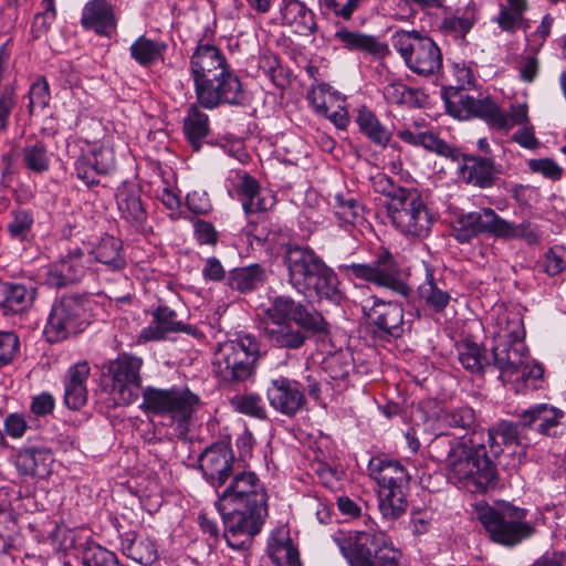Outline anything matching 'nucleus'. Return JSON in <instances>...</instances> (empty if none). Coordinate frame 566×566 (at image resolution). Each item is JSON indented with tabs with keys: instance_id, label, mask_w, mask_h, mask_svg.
I'll return each mask as SVG.
<instances>
[{
	"instance_id": "603ef678",
	"label": "nucleus",
	"mask_w": 566,
	"mask_h": 566,
	"mask_svg": "<svg viewBox=\"0 0 566 566\" xmlns=\"http://www.w3.org/2000/svg\"><path fill=\"white\" fill-rule=\"evenodd\" d=\"M268 552L279 566H301L298 552L290 537L284 539L273 537L269 543Z\"/></svg>"
},
{
	"instance_id": "6e6d98bb",
	"label": "nucleus",
	"mask_w": 566,
	"mask_h": 566,
	"mask_svg": "<svg viewBox=\"0 0 566 566\" xmlns=\"http://www.w3.org/2000/svg\"><path fill=\"white\" fill-rule=\"evenodd\" d=\"M373 188L376 192L381 193L390 199L388 207H395L412 188H405L396 185L391 178L384 174H378L373 179Z\"/></svg>"
},
{
	"instance_id": "a19ab883",
	"label": "nucleus",
	"mask_w": 566,
	"mask_h": 566,
	"mask_svg": "<svg viewBox=\"0 0 566 566\" xmlns=\"http://www.w3.org/2000/svg\"><path fill=\"white\" fill-rule=\"evenodd\" d=\"M329 205L339 224L356 226L364 220V207L350 191L336 192Z\"/></svg>"
},
{
	"instance_id": "f3484780",
	"label": "nucleus",
	"mask_w": 566,
	"mask_h": 566,
	"mask_svg": "<svg viewBox=\"0 0 566 566\" xmlns=\"http://www.w3.org/2000/svg\"><path fill=\"white\" fill-rule=\"evenodd\" d=\"M140 357L123 353L109 363L108 373L112 378V394L118 405L128 406L137 400L142 386Z\"/></svg>"
},
{
	"instance_id": "7c9ffc66",
	"label": "nucleus",
	"mask_w": 566,
	"mask_h": 566,
	"mask_svg": "<svg viewBox=\"0 0 566 566\" xmlns=\"http://www.w3.org/2000/svg\"><path fill=\"white\" fill-rule=\"evenodd\" d=\"M424 280L418 286L419 301L434 313H442L451 302V295L446 289V283L434 276V270L429 263L423 262Z\"/></svg>"
},
{
	"instance_id": "4468645a",
	"label": "nucleus",
	"mask_w": 566,
	"mask_h": 566,
	"mask_svg": "<svg viewBox=\"0 0 566 566\" xmlns=\"http://www.w3.org/2000/svg\"><path fill=\"white\" fill-rule=\"evenodd\" d=\"M528 224H514L502 219L491 208H483L476 211L462 214L457 220L453 231L454 238L460 243H469L473 238L482 233L491 234L503 239L523 237Z\"/></svg>"
},
{
	"instance_id": "f704fd0d",
	"label": "nucleus",
	"mask_w": 566,
	"mask_h": 566,
	"mask_svg": "<svg viewBox=\"0 0 566 566\" xmlns=\"http://www.w3.org/2000/svg\"><path fill=\"white\" fill-rule=\"evenodd\" d=\"M282 23L290 25L300 35H311L316 31L315 15L300 0H283L280 8Z\"/></svg>"
},
{
	"instance_id": "de8ad7c7",
	"label": "nucleus",
	"mask_w": 566,
	"mask_h": 566,
	"mask_svg": "<svg viewBox=\"0 0 566 566\" xmlns=\"http://www.w3.org/2000/svg\"><path fill=\"white\" fill-rule=\"evenodd\" d=\"M356 122L359 129L365 134L374 144L386 147L390 142V132L380 123L377 116L369 109L363 108L359 111Z\"/></svg>"
},
{
	"instance_id": "a211bd4d",
	"label": "nucleus",
	"mask_w": 566,
	"mask_h": 566,
	"mask_svg": "<svg viewBox=\"0 0 566 566\" xmlns=\"http://www.w3.org/2000/svg\"><path fill=\"white\" fill-rule=\"evenodd\" d=\"M235 455L232 448L224 442L208 447L199 457V468L205 480L214 489H219L232 478Z\"/></svg>"
},
{
	"instance_id": "ea45409f",
	"label": "nucleus",
	"mask_w": 566,
	"mask_h": 566,
	"mask_svg": "<svg viewBox=\"0 0 566 566\" xmlns=\"http://www.w3.org/2000/svg\"><path fill=\"white\" fill-rule=\"evenodd\" d=\"M495 164L491 158L467 155L462 167V176L469 184L480 188H489L494 184Z\"/></svg>"
},
{
	"instance_id": "864d4df0",
	"label": "nucleus",
	"mask_w": 566,
	"mask_h": 566,
	"mask_svg": "<svg viewBox=\"0 0 566 566\" xmlns=\"http://www.w3.org/2000/svg\"><path fill=\"white\" fill-rule=\"evenodd\" d=\"M230 403L240 413L260 420L266 419V409L262 398L256 394L235 395L230 399Z\"/></svg>"
},
{
	"instance_id": "5701e85b",
	"label": "nucleus",
	"mask_w": 566,
	"mask_h": 566,
	"mask_svg": "<svg viewBox=\"0 0 566 566\" xmlns=\"http://www.w3.org/2000/svg\"><path fill=\"white\" fill-rule=\"evenodd\" d=\"M564 418L565 412L563 410L547 403L534 405L523 410L518 416L523 428L553 438L565 433Z\"/></svg>"
},
{
	"instance_id": "a878e982",
	"label": "nucleus",
	"mask_w": 566,
	"mask_h": 566,
	"mask_svg": "<svg viewBox=\"0 0 566 566\" xmlns=\"http://www.w3.org/2000/svg\"><path fill=\"white\" fill-rule=\"evenodd\" d=\"M91 366L87 360H80L71 365L64 377V403L71 410H80L87 402V380Z\"/></svg>"
},
{
	"instance_id": "37998d69",
	"label": "nucleus",
	"mask_w": 566,
	"mask_h": 566,
	"mask_svg": "<svg viewBox=\"0 0 566 566\" xmlns=\"http://www.w3.org/2000/svg\"><path fill=\"white\" fill-rule=\"evenodd\" d=\"M184 132L195 151L201 148V140L210 133L209 116L198 106L191 105L184 119Z\"/></svg>"
},
{
	"instance_id": "69168bd1",
	"label": "nucleus",
	"mask_w": 566,
	"mask_h": 566,
	"mask_svg": "<svg viewBox=\"0 0 566 566\" xmlns=\"http://www.w3.org/2000/svg\"><path fill=\"white\" fill-rule=\"evenodd\" d=\"M528 167L533 172L541 174L553 180H558L563 174L562 167L549 158L532 159L528 163Z\"/></svg>"
},
{
	"instance_id": "7ed1b4c3",
	"label": "nucleus",
	"mask_w": 566,
	"mask_h": 566,
	"mask_svg": "<svg viewBox=\"0 0 566 566\" xmlns=\"http://www.w3.org/2000/svg\"><path fill=\"white\" fill-rule=\"evenodd\" d=\"M525 329L520 316H507L504 325L495 334V345L489 355L476 343L464 342L458 346V358L464 369L472 374H482L494 365L499 371V378L506 382L523 364L525 352Z\"/></svg>"
},
{
	"instance_id": "bb28decb",
	"label": "nucleus",
	"mask_w": 566,
	"mask_h": 566,
	"mask_svg": "<svg viewBox=\"0 0 566 566\" xmlns=\"http://www.w3.org/2000/svg\"><path fill=\"white\" fill-rule=\"evenodd\" d=\"M454 97L457 99H448L447 105L450 112H453L455 105L461 107L454 113L455 116L463 118L480 117L492 127H497L501 108L492 98H475L463 92H455Z\"/></svg>"
},
{
	"instance_id": "bf43d9fd",
	"label": "nucleus",
	"mask_w": 566,
	"mask_h": 566,
	"mask_svg": "<svg viewBox=\"0 0 566 566\" xmlns=\"http://www.w3.org/2000/svg\"><path fill=\"white\" fill-rule=\"evenodd\" d=\"M497 127L499 129L509 130L515 125H527L528 119V107L526 104L512 105L510 113L500 111Z\"/></svg>"
},
{
	"instance_id": "1a4fd4ad",
	"label": "nucleus",
	"mask_w": 566,
	"mask_h": 566,
	"mask_svg": "<svg viewBox=\"0 0 566 566\" xmlns=\"http://www.w3.org/2000/svg\"><path fill=\"white\" fill-rule=\"evenodd\" d=\"M476 516L490 539L505 547H514L534 533L526 521L527 511L512 504L480 506Z\"/></svg>"
},
{
	"instance_id": "2f4dec72",
	"label": "nucleus",
	"mask_w": 566,
	"mask_h": 566,
	"mask_svg": "<svg viewBox=\"0 0 566 566\" xmlns=\"http://www.w3.org/2000/svg\"><path fill=\"white\" fill-rule=\"evenodd\" d=\"M397 136L406 144L415 147H423L426 150L434 153L441 157L458 160L460 156V153L455 147L441 139L436 133L431 130H420L417 124H415L413 129L405 128L398 130Z\"/></svg>"
},
{
	"instance_id": "774afa93",
	"label": "nucleus",
	"mask_w": 566,
	"mask_h": 566,
	"mask_svg": "<svg viewBox=\"0 0 566 566\" xmlns=\"http://www.w3.org/2000/svg\"><path fill=\"white\" fill-rule=\"evenodd\" d=\"M55 407V400L53 396L49 392H42L32 397L30 403V411L33 415L32 418H40L49 416L53 412Z\"/></svg>"
},
{
	"instance_id": "412c9836",
	"label": "nucleus",
	"mask_w": 566,
	"mask_h": 566,
	"mask_svg": "<svg viewBox=\"0 0 566 566\" xmlns=\"http://www.w3.org/2000/svg\"><path fill=\"white\" fill-rule=\"evenodd\" d=\"M53 453L43 438L29 439L14 455V465L22 476L44 478L51 470Z\"/></svg>"
},
{
	"instance_id": "c03bdc74",
	"label": "nucleus",
	"mask_w": 566,
	"mask_h": 566,
	"mask_svg": "<svg viewBox=\"0 0 566 566\" xmlns=\"http://www.w3.org/2000/svg\"><path fill=\"white\" fill-rule=\"evenodd\" d=\"M167 44L140 35L129 48L130 56L142 66H149L164 59Z\"/></svg>"
},
{
	"instance_id": "0eeeda50",
	"label": "nucleus",
	"mask_w": 566,
	"mask_h": 566,
	"mask_svg": "<svg viewBox=\"0 0 566 566\" xmlns=\"http://www.w3.org/2000/svg\"><path fill=\"white\" fill-rule=\"evenodd\" d=\"M368 471L378 485V507L382 517L399 518L408 507L407 490L411 476L407 469L396 459L377 455L369 460Z\"/></svg>"
},
{
	"instance_id": "9d476101",
	"label": "nucleus",
	"mask_w": 566,
	"mask_h": 566,
	"mask_svg": "<svg viewBox=\"0 0 566 566\" xmlns=\"http://www.w3.org/2000/svg\"><path fill=\"white\" fill-rule=\"evenodd\" d=\"M392 46L407 67L421 76H430L442 67V53L438 44L417 30H398L392 36Z\"/></svg>"
},
{
	"instance_id": "5fc2aeb1",
	"label": "nucleus",
	"mask_w": 566,
	"mask_h": 566,
	"mask_svg": "<svg viewBox=\"0 0 566 566\" xmlns=\"http://www.w3.org/2000/svg\"><path fill=\"white\" fill-rule=\"evenodd\" d=\"M39 427V420L22 412H11L3 420V430L13 439L22 438L28 430Z\"/></svg>"
},
{
	"instance_id": "3c124183",
	"label": "nucleus",
	"mask_w": 566,
	"mask_h": 566,
	"mask_svg": "<svg viewBox=\"0 0 566 566\" xmlns=\"http://www.w3.org/2000/svg\"><path fill=\"white\" fill-rule=\"evenodd\" d=\"M438 431L439 433L436 434L428 446V454L434 462L444 463L447 469L455 452L459 439H452L442 430Z\"/></svg>"
},
{
	"instance_id": "4c0bfd02",
	"label": "nucleus",
	"mask_w": 566,
	"mask_h": 566,
	"mask_svg": "<svg viewBox=\"0 0 566 566\" xmlns=\"http://www.w3.org/2000/svg\"><path fill=\"white\" fill-rule=\"evenodd\" d=\"M90 253L96 262L113 272L122 271L127 265L123 242L113 235L106 234L102 237Z\"/></svg>"
},
{
	"instance_id": "f03ea898",
	"label": "nucleus",
	"mask_w": 566,
	"mask_h": 566,
	"mask_svg": "<svg viewBox=\"0 0 566 566\" xmlns=\"http://www.w3.org/2000/svg\"><path fill=\"white\" fill-rule=\"evenodd\" d=\"M264 319L268 339L286 350L302 348L310 335H325L329 327L321 312L285 295L270 300Z\"/></svg>"
},
{
	"instance_id": "13d9d810",
	"label": "nucleus",
	"mask_w": 566,
	"mask_h": 566,
	"mask_svg": "<svg viewBox=\"0 0 566 566\" xmlns=\"http://www.w3.org/2000/svg\"><path fill=\"white\" fill-rule=\"evenodd\" d=\"M310 98L318 113L328 117L336 127L342 129L346 128L349 123V118L345 108L339 107L337 111L329 113L323 91H321L319 94L313 92L310 95Z\"/></svg>"
},
{
	"instance_id": "09e8293b",
	"label": "nucleus",
	"mask_w": 566,
	"mask_h": 566,
	"mask_svg": "<svg viewBox=\"0 0 566 566\" xmlns=\"http://www.w3.org/2000/svg\"><path fill=\"white\" fill-rule=\"evenodd\" d=\"M22 163L27 169L34 174L48 171L50 156L45 144L40 140H28L22 149Z\"/></svg>"
},
{
	"instance_id": "20e7f679",
	"label": "nucleus",
	"mask_w": 566,
	"mask_h": 566,
	"mask_svg": "<svg viewBox=\"0 0 566 566\" xmlns=\"http://www.w3.org/2000/svg\"><path fill=\"white\" fill-rule=\"evenodd\" d=\"M283 262L287 270V282L300 294L333 304L340 303L343 293L337 274L312 249L289 245Z\"/></svg>"
},
{
	"instance_id": "2eb2a0df",
	"label": "nucleus",
	"mask_w": 566,
	"mask_h": 566,
	"mask_svg": "<svg viewBox=\"0 0 566 566\" xmlns=\"http://www.w3.org/2000/svg\"><path fill=\"white\" fill-rule=\"evenodd\" d=\"M388 217L401 234L411 239L427 238L436 222L434 214L416 189L395 203V207H388Z\"/></svg>"
},
{
	"instance_id": "393cba45",
	"label": "nucleus",
	"mask_w": 566,
	"mask_h": 566,
	"mask_svg": "<svg viewBox=\"0 0 566 566\" xmlns=\"http://www.w3.org/2000/svg\"><path fill=\"white\" fill-rule=\"evenodd\" d=\"M169 333H186L199 336L201 333L193 326L185 324L178 318L176 311L167 305H159L153 312L151 323L142 329L140 338L148 340H160Z\"/></svg>"
},
{
	"instance_id": "72a5a7b5",
	"label": "nucleus",
	"mask_w": 566,
	"mask_h": 566,
	"mask_svg": "<svg viewBox=\"0 0 566 566\" xmlns=\"http://www.w3.org/2000/svg\"><path fill=\"white\" fill-rule=\"evenodd\" d=\"M116 203L120 216L130 224L140 227L147 213L140 199V190L134 184H123L116 191Z\"/></svg>"
},
{
	"instance_id": "e2e57ef3",
	"label": "nucleus",
	"mask_w": 566,
	"mask_h": 566,
	"mask_svg": "<svg viewBox=\"0 0 566 566\" xmlns=\"http://www.w3.org/2000/svg\"><path fill=\"white\" fill-rule=\"evenodd\" d=\"M523 17V13L514 11L510 8H504L502 4L499 15L494 18L493 21L497 23L501 31L512 34L515 33L516 30L522 25Z\"/></svg>"
},
{
	"instance_id": "052dcab7",
	"label": "nucleus",
	"mask_w": 566,
	"mask_h": 566,
	"mask_svg": "<svg viewBox=\"0 0 566 566\" xmlns=\"http://www.w3.org/2000/svg\"><path fill=\"white\" fill-rule=\"evenodd\" d=\"M20 352V339L14 332H0V368L11 364Z\"/></svg>"
},
{
	"instance_id": "49530a36",
	"label": "nucleus",
	"mask_w": 566,
	"mask_h": 566,
	"mask_svg": "<svg viewBox=\"0 0 566 566\" xmlns=\"http://www.w3.org/2000/svg\"><path fill=\"white\" fill-rule=\"evenodd\" d=\"M265 281V272L259 264L233 269L229 275L231 289L248 293L259 289Z\"/></svg>"
},
{
	"instance_id": "680f3d73",
	"label": "nucleus",
	"mask_w": 566,
	"mask_h": 566,
	"mask_svg": "<svg viewBox=\"0 0 566 566\" xmlns=\"http://www.w3.org/2000/svg\"><path fill=\"white\" fill-rule=\"evenodd\" d=\"M49 84L44 77H39L29 90V111L33 113L34 108L43 109L50 102Z\"/></svg>"
},
{
	"instance_id": "79ce46f5",
	"label": "nucleus",
	"mask_w": 566,
	"mask_h": 566,
	"mask_svg": "<svg viewBox=\"0 0 566 566\" xmlns=\"http://www.w3.org/2000/svg\"><path fill=\"white\" fill-rule=\"evenodd\" d=\"M10 41L8 39L0 44V133L8 128L10 114L17 104L15 87L10 83L2 84L10 59Z\"/></svg>"
},
{
	"instance_id": "9b49d317",
	"label": "nucleus",
	"mask_w": 566,
	"mask_h": 566,
	"mask_svg": "<svg viewBox=\"0 0 566 566\" xmlns=\"http://www.w3.org/2000/svg\"><path fill=\"white\" fill-rule=\"evenodd\" d=\"M142 396L139 408L146 415L168 416L178 422H187L200 401L186 386H172L167 389L147 386L143 389Z\"/></svg>"
},
{
	"instance_id": "aec40b11",
	"label": "nucleus",
	"mask_w": 566,
	"mask_h": 566,
	"mask_svg": "<svg viewBox=\"0 0 566 566\" xmlns=\"http://www.w3.org/2000/svg\"><path fill=\"white\" fill-rule=\"evenodd\" d=\"M266 398L274 410L286 417H294L306 406L303 385L284 376L270 381Z\"/></svg>"
},
{
	"instance_id": "0e129e2a",
	"label": "nucleus",
	"mask_w": 566,
	"mask_h": 566,
	"mask_svg": "<svg viewBox=\"0 0 566 566\" xmlns=\"http://www.w3.org/2000/svg\"><path fill=\"white\" fill-rule=\"evenodd\" d=\"M544 271L548 275H556L566 268V251L562 247H554L548 250L544 259Z\"/></svg>"
},
{
	"instance_id": "58836bf2",
	"label": "nucleus",
	"mask_w": 566,
	"mask_h": 566,
	"mask_svg": "<svg viewBox=\"0 0 566 566\" xmlns=\"http://www.w3.org/2000/svg\"><path fill=\"white\" fill-rule=\"evenodd\" d=\"M475 411L467 406H446L440 408L433 416L436 430L447 429H472L475 424Z\"/></svg>"
},
{
	"instance_id": "c756f323",
	"label": "nucleus",
	"mask_w": 566,
	"mask_h": 566,
	"mask_svg": "<svg viewBox=\"0 0 566 566\" xmlns=\"http://www.w3.org/2000/svg\"><path fill=\"white\" fill-rule=\"evenodd\" d=\"M81 23L85 30L111 36L116 31L117 20L106 0H91L83 8Z\"/></svg>"
},
{
	"instance_id": "6e6552de",
	"label": "nucleus",
	"mask_w": 566,
	"mask_h": 566,
	"mask_svg": "<svg viewBox=\"0 0 566 566\" xmlns=\"http://www.w3.org/2000/svg\"><path fill=\"white\" fill-rule=\"evenodd\" d=\"M338 269L350 280L371 283L405 298H408L412 292L397 258L384 247L375 252L374 259L368 263H345L340 264Z\"/></svg>"
},
{
	"instance_id": "a18cd8bd",
	"label": "nucleus",
	"mask_w": 566,
	"mask_h": 566,
	"mask_svg": "<svg viewBox=\"0 0 566 566\" xmlns=\"http://www.w3.org/2000/svg\"><path fill=\"white\" fill-rule=\"evenodd\" d=\"M123 553L136 563L149 566L158 559L156 543L149 537L134 536L123 542Z\"/></svg>"
},
{
	"instance_id": "b1692460",
	"label": "nucleus",
	"mask_w": 566,
	"mask_h": 566,
	"mask_svg": "<svg viewBox=\"0 0 566 566\" xmlns=\"http://www.w3.org/2000/svg\"><path fill=\"white\" fill-rule=\"evenodd\" d=\"M87 270V259L80 248H74L52 263L45 273V283L52 287H65L78 283Z\"/></svg>"
},
{
	"instance_id": "dca6fc26",
	"label": "nucleus",
	"mask_w": 566,
	"mask_h": 566,
	"mask_svg": "<svg viewBox=\"0 0 566 566\" xmlns=\"http://www.w3.org/2000/svg\"><path fill=\"white\" fill-rule=\"evenodd\" d=\"M195 88L198 103L208 109L217 108L222 104L243 105L245 99L242 83L231 67L206 78Z\"/></svg>"
},
{
	"instance_id": "f8f14e48",
	"label": "nucleus",
	"mask_w": 566,
	"mask_h": 566,
	"mask_svg": "<svg viewBox=\"0 0 566 566\" xmlns=\"http://www.w3.org/2000/svg\"><path fill=\"white\" fill-rule=\"evenodd\" d=\"M333 539L349 566H365L364 557L370 552L378 553V560L382 562V566L391 565L389 555L395 547L386 533L373 526L361 531L339 532Z\"/></svg>"
},
{
	"instance_id": "8fccbe9b",
	"label": "nucleus",
	"mask_w": 566,
	"mask_h": 566,
	"mask_svg": "<svg viewBox=\"0 0 566 566\" xmlns=\"http://www.w3.org/2000/svg\"><path fill=\"white\" fill-rule=\"evenodd\" d=\"M478 20V8L474 3L465 7L462 15L449 17L443 20V30L455 39L464 41L465 35L473 28Z\"/></svg>"
},
{
	"instance_id": "c85d7f7f",
	"label": "nucleus",
	"mask_w": 566,
	"mask_h": 566,
	"mask_svg": "<svg viewBox=\"0 0 566 566\" xmlns=\"http://www.w3.org/2000/svg\"><path fill=\"white\" fill-rule=\"evenodd\" d=\"M237 193L247 214L268 211L276 202L273 192L262 188L258 180L249 174L241 177Z\"/></svg>"
},
{
	"instance_id": "423d86ee",
	"label": "nucleus",
	"mask_w": 566,
	"mask_h": 566,
	"mask_svg": "<svg viewBox=\"0 0 566 566\" xmlns=\"http://www.w3.org/2000/svg\"><path fill=\"white\" fill-rule=\"evenodd\" d=\"M261 357V344L253 334L240 331L218 344L213 355V373L221 382L240 385L252 380Z\"/></svg>"
},
{
	"instance_id": "e433bc0d",
	"label": "nucleus",
	"mask_w": 566,
	"mask_h": 566,
	"mask_svg": "<svg viewBox=\"0 0 566 566\" xmlns=\"http://www.w3.org/2000/svg\"><path fill=\"white\" fill-rule=\"evenodd\" d=\"M522 421L500 420L490 427L485 432V443L489 442L492 452L497 455L502 452V446H522L523 430Z\"/></svg>"
},
{
	"instance_id": "4d7b16f0",
	"label": "nucleus",
	"mask_w": 566,
	"mask_h": 566,
	"mask_svg": "<svg viewBox=\"0 0 566 566\" xmlns=\"http://www.w3.org/2000/svg\"><path fill=\"white\" fill-rule=\"evenodd\" d=\"M417 94V90L410 88L401 82H392L384 88V96L391 104L412 105L416 102Z\"/></svg>"
},
{
	"instance_id": "6ab92c4d",
	"label": "nucleus",
	"mask_w": 566,
	"mask_h": 566,
	"mask_svg": "<svg viewBox=\"0 0 566 566\" xmlns=\"http://www.w3.org/2000/svg\"><path fill=\"white\" fill-rule=\"evenodd\" d=\"M371 304L363 305V313L380 336L400 337L403 333V308L392 301L371 296Z\"/></svg>"
},
{
	"instance_id": "c9c22d12",
	"label": "nucleus",
	"mask_w": 566,
	"mask_h": 566,
	"mask_svg": "<svg viewBox=\"0 0 566 566\" xmlns=\"http://www.w3.org/2000/svg\"><path fill=\"white\" fill-rule=\"evenodd\" d=\"M0 310L4 315L17 314L30 308L36 296V287L32 284L3 283Z\"/></svg>"
},
{
	"instance_id": "f257e3e1",
	"label": "nucleus",
	"mask_w": 566,
	"mask_h": 566,
	"mask_svg": "<svg viewBox=\"0 0 566 566\" xmlns=\"http://www.w3.org/2000/svg\"><path fill=\"white\" fill-rule=\"evenodd\" d=\"M216 507L223 518L228 545L241 549L260 532L268 514V494L254 472H235Z\"/></svg>"
},
{
	"instance_id": "ddd939ff",
	"label": "nucleus",
	"mask_w": 566,
	"mask_h": 566,
	"mask_svg": "<svg viewBox=\"0 0 566 566\" xmlns=\"http://www.w3.org/2000/svg\"><path fill=\"white\" fill-rule=\"evenodd\" d=\"M87 324L86 298L66 294L53 303L43 333L46 340L53 344L83 332Z\"/></svg>"
},
{
	"instance_id": "4be33fe9",
	"label": "nucleus",
	"mask_w": 566,
	"mask_h": 566,
	"mask_svg": "<svg viewBox=\"0 0 566 566\" xmlns=\"http://www.w3.org/2000/svg\"><path fill=\"white\" fill-rule=\"evenodd\" d=\"M76 177L87 186L98 185L99 176L115 168V154L111 145H93L75 160Z\"/></svg>"
},
{
	"instance_id": "473e14b6",
	"label": "nucleus",
	"mask_w": 566,
	"mask_h": 566,
	"mask_svg": "<svg viewBox=\"0 0 566 566\" xmlns=\"http://www.w3.org/2000/svg\"><path fill=\"white\" fill-rule=\"evenodd\" d=\"M334 38L348 51L361 52L377 57H384L389 53L388 45L376 36L359 31H352L346 27H337Z\"/></svg>"
},
{
	"instance_id": "39448f33",
	"label": "nucleus",
	"mask_w": 566,
	"mask_h": 566,
	"mask_svg": "<svg viewBox=\"0 0 566 566\" xmlns=\"http://www.w3.org/2000/svg\"><path fill=\"white\" fill-rule=\"evenodd\" d=\"M484 429H472L458 440L447 470L449 476L476 492H485L496 481V468L488 457Z\"/></svg>"
},
{
	"instance_id": "cd10ccee",
	"label": "nucleus",
	"mask_w": 566,
	"mask_h": 566,
	"mask_svg": "<svg viewBox=\"0 0 566 566\" xmlns=\"http://www.w3.org/2000/svg\"><path fill=\"white\" fill-rule=\"evenodd\" d=\"M229 66L224 54L214 45L199 44L191 55L190 69L195 81V87L206 78L218 75L221 70Z\"/></svg>"
},
{
	"instance_id": "338daca9",
	"label": "nucleus",
	"mask_w": 566,
	"mask_h": 566,
	"mask_svg": "<svg viewBox=\"0 0 566 566\" xmlns=\"http://www.w3.org/2000/svg\"><path fill=\"white\" fill-rule=\"evenodd\" d=\"M360 0H323L324 7L334 15L349 20L358 8Z\"/></svg>"
}]
</instances>
